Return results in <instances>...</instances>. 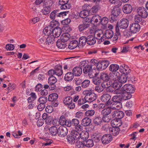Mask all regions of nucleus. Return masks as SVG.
Wrapping results in <instances>:
<instances>
[{"label":"nucleus","mask_w":148,"mask_h":148,"mask_svg":"<svg viewBox=\"0 0 148 148\" xmlns=\"http://www.w3.org/2000/svg\"><path fill=\"white\" fill-rule=\"evenodd\" d=\"M128 25L129 21L127 19L125 18L121 19L116 26L115 30L117 34L120 35L122 32L124 35L125 31H127L126 29Z\"/></svg>","instance_id":"obj_1"},{"label":"nucleus","mask_w":148,"mask_h":148,"mask_svg":"<svg viewBox=\"0 0 148 148\" xmlns=\"http://www.w3.org/2000/svg\"><path fill=\"white\" fill-rule=\"evenodd\" d=\"M130 29L127 30V31L124 32V35L127 36H130L133 34H136L138 32L140 29V25L136 23H133L130 25Z\"/></svg>","instance_id":"obj_2"},{"label":"nucleus","mask_w":148,"mask_h":148,"mask_svg":"<svg viewBox=\"0 0 148 148\" xmlns=\"http://www.w3.org/2000/svg\"><path fill=\"white\" fill-rule=\"evenodd\" d=\"M92 89L84 90L83 93L85 99L87 102H91L95 100L97 98V95L93 92Z\"/></svg>","instance_id":"obj_3"},{"label":"nucleus","mask_w":148,"mask_h":148,"mask_svg":"<svg viewBox=\"0 0 148 148\" xmlns=\"http://www.w3.org/2000/svg\"><path fill=\"white\" fill-rule=\"evenodd\" d=\"M63 74L62 67L59 64L56 65L54 69H51L48 72V74L49 76L56 75L58 76H61Z\"/></svg>","instance_id":"obj_4"},{"label":"nucleus","mask_w":148,"mask_h":148,"mask_svg":"<svg viewBox=\"0 0 148 148\" xmlns=\"http://www.w3.org/2000/svg\"><path fill=\"white\" fill-rule=\"evenodd\" d=\"M114 93L117 94H120L122 100L129 99L132 97V95L131 94L127 92L126 91L123 90L121 88L116 89L114 91Z\"/></svg>","instance_id":"obj_5"},{"label":"nucleus","mask_w":148,"mask_h":148,"mask_svg":"<svg viewBox=\"0 0 148 148\" xmlns=\"http://www.w3.org/2000/svg\"><path fill=\"white\" fill-rule=\"evenodd\" d=\"M56 21L55 20H53L51 22L50 25L45 27L44 29L43 33L45 35L47 36L52 35L53 27L56 25Z\"/></svg>","instance_id":"obj_6"},{"label":"nucleus","mask_w":148,"mask_h":148,"mask_svg":"<svg viewBox=\"0 0 148 148\" xmlns=\"http://www.w3.org/2000/svg\"><path fill=\"white\" fill-rule=\"evenodd\" d=\"M72 125L75 126L76 130L78 131H81L83 130V127L79 124V121L77 119H74L71 121Z\"/></svg>","instance_id":"obj_7"},{"label":"nucleus","mask_w":148,"mask_h":148,"mask_svg":"<svg viewBox=\"0 0 148 148\" xmlns=\"http://www.w3.org/2000/svg\"><path fill=\"white\" fill-rule=\"evenodd\" d=\"M109 61L107 60H103L99 63L97 65L98 68L100 70H103L105 69L109 65Z\"/></svg>","instance_id":"obj_8"},{"label":"nucleus","mask_w":148,"mask_h":148,"mask_svg":"<svg viewBox=\"0 0 148 148\" xmlns=\"http://www.w3.org/2000/svg\"><path fill=\"white\" fill-rule=\"evenodd\" d=\"M68 133L67 128L64 126H60L58 129V135L60 137H63Z\"/></svg>","instance_id":"obj_9"},{"label":"nucleus","mask_w":148,"mask_h":148,"mask_svg":"<svg viewBox=\"0 0 148 148\" xmlns=\"http://www.w3.org/2000/svg\"><path fill=\"white\" fill-rule=\"evenodd\" d=\"M123 90L126 91L127 92L131 94L134 92L135 88L130 84H126L121 88Z\"/></svg>","instance_id":"obj_10"},{"label":"nucleus","mask_w":148,"mask_h":148,"mask_svg":"<svg viewBox=\"0 0 148 148\" xmlns=\"http://www.w3.org/2000/svg\"><path fill=\"white\" fill-rule=\"evenodd\" d=\"M112 140V137L110 134H105L101 138V141L103 144H107L110 143Z\"/></svg>","instance_id":"obj_11"},{"label":"nucleus","mask_w":148,"mask_h":148,"mask_svg":"<svg viewBox=\"0 0 148 148\" xmlns=\"http://www.w3.org/2000/svg\"><path fill=\"white\" fill-rule=\"evenodd\" d=\"M137 12L142 17L146 18L148 16V13L144 7H140L137 10Z\"/></svg>","instance_id":"obj_12"},{"label":"nucleus","mask_w":148,"mask_h":148,"mask_svg":"<svg viewBox=\"0 0 148 148\" xmlns=\"http://www.w3.org/2000/svg\"><path fill=\"white\" fill-rule=\"evenodd\" d=\"M112 115L113 118L114 117L116 119H121L123 117L124 113L122 111H120L118 110L112 112Z\"/></svg>","instance_id":"obj_13"},{"label":"nucleus","mask_w":148,"mask_h":148,"mask_svg":"<svg viewBox=\"0 0 148 148\" xmlns=\"http://www.w3.org/2000/svg\"><path fill=\"white\" fill-rule=\"evenodd\" d=\"M83 72L85 74H88L90 77H92L93 76V72L91 66L88 65L85 66L83 69Z\"/></svg>","instance_id":"obj_14"},{"label":"nucleus","mask_w":148,"mask_h":148,"mask_svg":"<svg viewBox=\"0 0 148 148\" xmlns=\"http://www.w3.org/2000/svg\"><path fill=\"white\" fill-rule=\"evenodd\" d=\"M106 82H104L102 83L101 85L96 86L95 89V91L99 93H100L103 91L104 89L108 87L106 85Z\"/></svg>","instance_id":"obj_15"},{"label":"nucleus","mask_w":148,"mask_h":148,"mask_svg":"<svg viewBox=\"0 0 148 148\" xmlns=\"http://www.w3.org/2000/svg\"><path fill=\"white\" fill-rule=\"evenodd\" d=\"M62 33V29L60 27H57L55 28H53L52 36L54 37L58 38L60 36Z\"/></svg>","instance_id":"obj_16"},{"label":"nucleus","mask_w":148,"mask_h":148,"mask_svg":"<svg viewBox=\"0 0 148 148\" xmlns=\"http://www.w3.org/2000/svg\"><path fill=\"white\" fill-rule=\"evenodd\" d=\"M101 17L99 15H95L92 16L90 21L92 24H99L100 23Z\"/></svg>","instance_id":"obj_17"},{"label":"nucleus","mask_w":148,"mask_h":148,"mask_svg":"<svg viewBox=\"0 0 148 148\" xmlns=\"http://www.w3.org/2000/svg\"><path fill=\"white\" fill-rule=\"evenodd\" d=\"M132 10V6L129 4H126L123 8V11L124 13L128 14L131 13Z\"/></svg>","instance_id":"obj_18"},{"label":"nucleus","mask_w":148,"mask_h":148,"mask_svg":"<svg viewBox=\"0 0 148 148\" xmlns=\"http://www.w3.org/2000/svg\"><path fill=\"white\" fill-rule=\"evenodd\" d=\"M50 18L51 19H54L56 18L60 17V11L55 10L53 11L50 14Z\"/></svg>","instance_id":"obj_19"},{"label":"nucleus","mask_w":148,"mask_h":148,"mask_svg":"<svg viewBox=\"0 0 148 148\" xmlns=\"http://www.w3.org/2000/svg\"><path fill=\"white\" fill-rule=\"evenodd\" d=\"M73 75L75 76H79L82 73V69L79 67H75L73 69Z\"/></svg>","instance_id":"obj_20"},{"label":"nucleus","mask_w":148,"mask_h":148,"mask_svg":"<svg viewBox=\"0 0 148 148\" xmlns=\"http://www.w3.org/2000/svg\"><path fill=\"white\" fill-rule=\"evenodd\" d=\"M120 76V73L118 72H115L114 73H110L109 74L110 79L113 81L116 80H118Z\"/></svg>","instance_id":"obj_21"},{"label":"nucleus","mask_w":148,"mask_h":148,"mask_svg":"<svg viewBox=\"0 0 148 148\" xmlns=\"http://www.w3.org/2000/svg\"><path fill=\"white\" fill-rule=\"evenodd\" d=\"M87 43L89 45H93L96 42L95 38L93 36L89 35L87 37Z\"/></svg>","instance_id":"obj_22"},{"label":"nucleus","mask_w":148,"mask_h":148,"mask_svg":"<svg viewBox=\"0 0 148 148\" xmlns=\"http://www.w3.org/2000/svg\"><path fill=\"white\" fill-rule=\"evenodd\" d=\"M89 26V22L87 21L84 22L82 24L79 25L78 27V28L80 32H82Z\"/></svg>","instance_id":"obj_23"},{"label":"nucleus","mask_w":148,"mask_h":148,"mask_svg":"<svg viewBox=\"0 0 148 148\" xmlns=\"http://www.w3.org/2000/svg\"><path fill=\"white\" fill-rule=\"evenodd\" d=\"M111 96L109 94H105L103 95L101 97V100L102 101L106 102V105L108 102H110V100L111 99Z\"/></svg>","instance_id":"obj_24"},{"label":"nucleus","mask_w":148,"mask_h":148,"mask_svg":"<svg viewBox=\"0 0 148 148\" xmlns=\"http://www.w3.org/2000/svg\"><path fill=\"white\" fill-rule=\"evenodd\" d=\"M70 38V36L68 33L62 34L60 37V40L61 41L66 42L68 41Z\"/></svg>","instance_id":"obj_25"},{"label":"nucleus","mask_w":148,"mask_h":148,"mask_svg":"<svg viewBox=\"0 0 148 148\" xmlns=\"http://www.w3.org/2000/svg\"><path fill=\"white\" fill-rule=\"evenodd\" d=\"M73 74L71 72H69L66 73L64 79L66 81H69L72 80L73 78Z\"/></svg>","instance_id":"obj_26"},{"label":"nucleus","mask_w":148,"mask_h":148,"mask_svg":"<svg viewBox=\"0 0 148 148\" xmlns=\"http://www.w3.org/2000/svg\"><path fill=\"white\" fill-rule=\"evenodd\" d=\"M111 124L113 127H118L121 125V121H118L117 120H113L111 121Z\"/></svg>","instance_id":"obj_27"},{"label":"nucleus","mask_w":148,"mask_h":148,"mask_svg":"<svg viewBox=\"0 0 148 148\" xmlns=\"http://www.w3.org/2000/svg\"><path fill=\"white\" fill-rule=\"evenodd\" d=\"M78 44V43L77 40H74L70 42L68 47L70 49H73L77 47Z\"/></svg>","instance_id":"obj_28"},{"label":"nucleus","mask_w":148,"mask_h":148,"mask_svg":"<svg viewBox=\"0 0 148 148\" xmlns=\"http://www.w3.org/2000/svg\"><path fill=\"white\" fill-rule=\"evenodd\" d=\"M91 123L90 119L88 117H86L82 119L81 121L82 125L86 126L89 125Z\"/></svg>","instance_id":"obj_29"},{"label":"nucleus","mask_w":148,"mask_h":148,"mask_svg":"<svg viewBox=\"0 0 148 148\" xmlns=\"http://www.w3.org/2000/svg\"><path fill=\"white\" fill-rule=\"evenodd\" d=\"M100 77L101 79H103L104 81L105 82H106L105 84H107V82L110 79L109 75L108 76V75L106 73H102L101 74Z\"/></svg>","instance_id":"obj_30"},{"label":"nucleus","mask_w":148,"mask_h":148,"mask_svg":"<svg viewBox=\"0 0 148 148\" xmlns=\"http://www.w3.org/2000/svg\"><path fill=\"white\" fill-rule=\"evenodd\" d=\"M104 34L106 38L109 39L112 38L113 36V32L110 29L107 30L105 31Z\"/></svg>","instance_id":"obj_31"},{"label":"nucleus","mask_w":148,"mask_h":148,"mask_svg":"<svg viewBox=\"0 0 148 148\" xmlns=\"http://www.w3.org/2000/svg\"><path fill=\"white\" fill-rule=\"evenodd\" d=\"M55 38L53 36L51 35L48 36L47 38L46 39V42L48 45L53 44L54 42Z\"/></svg>","instance_id":"obj_32"},{"label":"nucleus","mask_w":148,"mask_h":148,"mask_svg":"<svg viewBox=\"0 0 148 148\" xmlns=\"http://www.w3.org/2000/svg\"><path fill=\"white\" fill-rule=\"evenodd\" d=\"M65 42L61 41L60 40H58L56 42V45L58 48L63 49L66 47V45Z\"/></svg>","instance_id":"obj_33"},{"label":"nucleus","mask_w":148,"mask_h":148,"mask_svg":"<svg viewBox=\"0 0 148 148\" xmlns=\"http://www.w3.org/2000/svg\"><path fill=\"white\" fill-rule=\"evenodd\" d=\"M29 96L30 97L27 99L28 102H33V101L35 100L37 98L36 94L34 92H32L29 95Z\"/></svg>","instance_id":"obj_34"},{"label":"nucleus","mask_w":148,"mask_h":148,"mask_svg":"<svg viewBox=\"0 0 148 148\" xmlns=\"http://www.w3.org/2000/svg\"><path fill=\"white\" fill-rule=\"evenodd\" d=\"M119 69V66L115 64H112L110 65L109 70L112 72H116Z\"/></svg>","instance_id":"obj_35"},{"label":"nucleus","mask_w":148,"mask_h":148,"mask_svg":"<svg viewBox=\"0 0 148 148\" xmlns=\"http://www.w3.org/2000/svg\"><path fill=\"white\" fill-rule=\"evenodd\" d=\"M58 97V95L56 93H52L49 95L48 98L49 101H54L56 100Z\"/></svg>","instance_id":"obj_36"},{"label":"nucleus","mask_w":148,"mask_h":148,"mask_svg":"<svg viewBox=\"0 0 148 148\" xmlns=\"http://www.w3.org/2000/svg\"><path fill=\"white\" fill-rule=\"evenodd\" d=\"M49 133L52 136H55L58 134V129L55 126H52L49 129Z\"/></svg>","instance_id":"obj_37"},{"label":"nucleus","mask_w":148,"mask_h":148,"mask_svg":"<svg viewBox=\"0 0 148 148\" xmlns=\"http://www.w3.org/2000/svg\"><path fill=\"white\" fill-rule=\"evenodd\" d=\"M89 136L88 132L86 131H83L80 133V137L83 140H86L88 138Z\"/></svg>","instance_id":"obj_38"},{"label":"nucleus","mask_w":148,"mask_h":148,"mask_svg":"<svg viewBox=\"0 0 148 148\" xmlns=\"http://www.w3.org/2000/svg\"><path fill=\"white\" fill-rule=\"evenodd\" d=\"M86 42L87 43V38L84 36L80 37L79 39V45L83 47L85 45Z\"/></svg>","instance_id":"obj_39"},{"label":"nucleus","mask_w":148,"mask_h":148,"mask_svg":"<svg viewBox=\"0 0 148 148\" xmlns=\"http://www.w3.org/2000/svg\"><path fill=\"white\" fill-rule=\"evenodd\" d=\"M120 67H122V69H123L124 74L125 75L128 74V73L131 72V70L129 67L125 64L121 65Z\"/></svg>","instance_id":"obj_40"},{"label":"nucleus","mask_w":148,"mask_h":148,"mask_svg":"<svg viewBox=\"0 0 148 148\" xmlns=\"http://www.w3.org/2000/svg\"><path fill=\"white\" fill-rule=\"evenodd\" d=\"M110 131L113 135L116 136L119 134L120 129L119 127H112L110 130Z\"/></svg>","instance_id":"obj_41"},{"label":"nucleus","mask_w":148,"mask_h":148,"mask_svg":"<svg viewBox=\"0 0 148 148\" xmlns=\"http://www.w3.org/2000/svg\"><path fill=\"white\" fill-rule=\"evenodd\" d=\"M119 95L114 96L112 99V101L116 103L120 102L122 100L121 96Z\"/></svg>","instance_id":"obj_42"},{"label":"nucleus","mask_w":148,"mask_h":148,"mask_svg":"<svg viewBox=\"0 0 148 148\" xmlns=\"http://www.w3.org/2000/svg\"><path fill=\"white\" fill-rule=\"evenodd\" d=\"M122 84L120 82L119 80L113 81L112 83V86L115 88H120L122 86Z\"/></svg>","instance_id":"obj_43"},{"label":"nucleus","mask_w":148,"mask_h":148,"mask_svg":"<svg viewBox=\"0 0 148 148\" xmlns=\"http://www.w3.org/2000/svg\"><path fill=\"white\" fill-rule=\"evenodd\" d=\"M50 76L49 78L48 83L50 85H53L56 82L57 79L53 75Z\"/></svg>","instance_id":"obj_44"},{"label":"nucleus","mask_w":148,"mask_h":148,"mask_svg":"<svg viewBox=\"0 0 148 148\" xmlns=\"http://www.w3.org/2000/svg\"><path fill=\"white\" fill-rule=\"evenodd\" d=\"M111 112V109L109 107L103 109L101 111L103 115H109Z\"/></svg>","instance_id":"obj_45"},{"label":"nucleus","mask_w":148,"mask_h":148,"mask_svg":"<svg viewBox=\"0 0 148 148\" xmlns=\"http://www.w3.org/2000/svg\"><path fill=\"white\" fill-rule=\"evenodd\" d=\"M121 13L120 10L119 8H114L112 11V14L114 16H117Z\"/></svg>","instance_id":"obj_46"},{"label":"nucleus","mask_w":148,"mask_h":148,"mask_svg":"<svg viewBox=\"0 0 148 148\" xmlns=\"http://www.w3.org/2000/svg\"><path fill=\"white\" fill-rule=\"evenodd\" d=\"M94 36L96 38H99L101 37H103L104 35L102 31L101 30H99L96 31L94 34Z\"/></svg>","instance_id":"obj_47"},{"label":"nucleus","mask_w":148,"mask_h":148,"mask_svg":"<svg viewBox=\"0 0 148 148\" xmlns=\"http://www.w3.org/2000/svg\"><path fill=\"white\" fill-rule=\"evenodd\" d=\"M71 135L76 140L79 138L80 134L76 130H73L71 131Z\"/></svg>","instance_id":"obj_48"},{"label":"nucleus","mask_w":148,"mask_h":148,"mask_svg":"<svg viewBox=\"0 0 148 148\" xmlns=\"http://www.w3.org/2000/svg\"><path fill=\"white\" fill-rule=\"evenodd\" d=\"M127 77L126 75H122L120 76L118 80L121 84L125 83L127 81Z\"/></svg>","instance_id":"obj_49"},{"label":"nucleus","mask_w":148,"mask_h":148,"mask_svg":"<svg viewBox=\"0 0 148 148\" xmlns=\"http://www.w3.org/2000/svg\"><path fill=\"white\" fill-rule=\"evenodd\" d=\"M93 122L94 124L97 125H99L101 124V123L102 119L101 117L97 116L94 119Z\"/></svg>","instance_id":"obj_50"},{"label":"nucleus","mask_w":148,"mask_h":148,"mask_svg":"<svg viewBox=\"0 0 148 148\" xmlns=\"http://www.w3.org/2000/svg\"><path fill=\"white\" fill-rule=\"evenodd\" d=\"M84 143L85 146L88 147H92L94 145L93 141L91 139L88 140Z\"/></svg>","instance_id":"obj_51"},{"label":"nucleus","mask_w":148,"mask_h":148,"mask_svg":"<svg viewBox=\"0 0 148 148\" xmlns=\"http://www.w3.org/2000/svg\"><path fill=\"white\" fill-rule=\"evenodd\" d=\"M42 11L43 14L47 15L50 12L51 8L49 6H46L43 8Z\"/></svg>","instance_id":"obj_52"},{"label":"nucleus","mask_w":148,"mask_h":148,"mask_svg":"<svg viewBox=\"0 0 148 148\" xmlns=\"http://www.w3.org/2000/svg\"><path fill=\"white\" fill-rule=\"evenodd\" d=\"M93 83L96 85H99L101 83V78L97 77H95L92 79Z\"/></svg>","instance_id":"obj_53"},{"label":"nucleus","mask_w":148,"mask_h":148,"mask_svg":"<svg viewBox=\"0 0 148 148\" xmlns=\"http://www.w3.org/2000/svg\"><path fill=\"white\" fill-rule=\"evenodd\" d=\"M39 103L45 105V103L47 102V98L46 97H41L38 100Z\"/></svg>","instance_id":"obj_54"},{"label":"nucleus","mask_w":148,"mask_h":148,"mask_svg":"<svg viewBox=\"0 0 148 148\" xmlns=\"http://www.w3.org/2000/svg\"><path fill=\"white\" fill-rule=\"evenodd\" d=\"M66 120L65 117L64 116H61L59 120V122L60 124L62 126H64L65 124L66 121Z\"/></svg>","instance_id":"obj_55"},{"label":"nucleus","mask_w":148,"mask_h":148,"mask_svg":"<svg viewBox=\"0 0 148 148\" xmlns=\"http://www.w3.org/2000/svg\"><path fill=\"white\" fill-rule=\"evenodd\" d=\"M76 148H84L85 145L84 143H83L81 142L77 141L75 143Z\"/></svg>","instance_id":"obj_56"},{"label":"nucleus","mask_w":148,"mask_h":148,"mask_svg":"<svg viewBox=\"0 0 148 148\" xmlns=\"http://www.w3.org/2000/svg\"><path fill=\"white\" fill-rule=\"evenodd\" d=\"M73 99L72 97H65L63 100L64 103L66 106Z\"/></svg>","instance_id":"obj_57"},{"label":"nucleus","mask_w":148,"mask_h":148,"mask_svg":"<svg viewBox=\"0 0 148 148\" xmlns=\"http://www.w3.org/2000/svg\"><path fill=\"white\" fill-rule=\"evenodd\" d=\"M90 81L88 80H84L82 83V86L83 88L88 87L90 84Z\"/></svg>","instance_id":"obj_58"},{"label":"nucleus","mask_w":148,"mask_h":148,"mask_svg":"<svg viewBox=\"0 0 148 148\" xmlns=\"http://www.w3.org/2000/svg\"><path fill=\"white\" fill-rule=\"evenodd\" d=\"M68 141L71 144H74L75 142V140L76 139L73 137L71 135H69L67 138Z\"/></svg>","instance_id":"obj_59"},{"label":"nucleus","mask_w":148,"mask_h":148,"mask_svg":"<svg viewBox=\"0 0 148 148\" xmlns=\"http://www.w3.org/2000/svg\"><path fill=\"white\" fill-rule=\"evenodd\" d=\"M102 119L105 122H109L111 119L110 116L109 115H103Z\"/></svg>","instance_id":"obj_60"},{"label":"nucleus","mask_w":148,"mask_h":148,"mask_svg":"<svg viewBox=\"0 0 148 148\" xmlns=\"http://www.w3.org/2000/svg\"><path fill=\"white\" fill-rule=\"evenodd\" d=\"M59 5H61L60 9L62 10H67L69 9L70 7V5L67 3Z\"/></svg>","instance_id":"obj_61"},{"label":"nucleus","mask_w":148,"mask_h":148,"mask_svg":"<svg viewBox=\"0 0 148 148\" xmlns=\"http://www.w3.org/2000/svg\"><path fill=\"white\" fill-rule=\"evenodd\" d=\"M142 18L139 14L136 15L134 17V21L135 22L139 23L142 20Z\"/></svg>","instance_id":"obj_62"},{"label":"nucleus","mask_w":148,"mask_h":148,"mask_svg":"<svg viewBox=\"0 0 148 148\" xmlns=\"http://www.w3.org/2000/svg\"><path fill=\"white\" fill-rule=\"evenodd\" d=\"M88 13V11L82 10L80 12L79 16L81 17L84 18L87 16Z\"/></svg>","instance_id":"obj_63"},{"label":"nucleus","mask_w":148,"mask_h":148,"mask_svg":"<svg viewBox=\"0 0 148 148\" xmlns=\"http://www.w3.org/2000/svg\"><path fill=\"white\" fill-rule=\"evenodd\" d=\"M95 113L94 110H91L87 111L85 113V114L86 116H93Z\"/></svg>","instance_id":"obj_64"}]
</instances>
